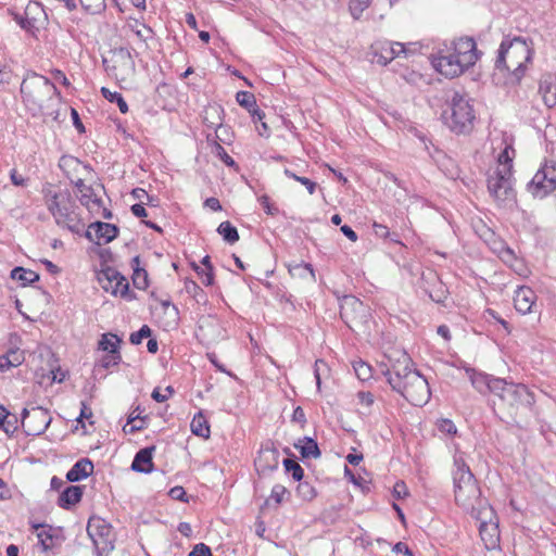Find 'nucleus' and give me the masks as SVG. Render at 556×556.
<instances>
[{
	"mask_svg": "<svg viewBox=\"0 0 556 556\" xmlns=\"http://www.w3.org/2000/svg\"><path fill=\"white\" fill-rule=\"evenodd\" d=\"M493 395L497 397L494 405L502 419L507 418L517 426H522L533 415L534 393L523 383H515L505 379L495 381Z\"/></svg>",
	"mask_w": 556,
	"mask_h": 556,
	"instance_id": "f257e3e1",
	"label": "nucleus"
},
{
	"mask_svg": "<svg viewBox=\"0 0 556 556\" xmlns=\"http://www.w3.org/2000/svg\"><path fill=\"white\" fill-rule=\"evenodd\" d=\"M410 358L406 353L383 371L392 390L400 393L414 406H422L431 396L427 379L418 370L409 367Z\"/></svg>",
	"mask_w": 556,
	"mask_h": 556,
	"instance_id": "f03ea898",
	"label": "nucleus"
},
{
	"mask_svg": "<svg viewBox=\"0 0 556 556\" xmlns=\"http://www.w3.org/2000/svg\"><path fill=\"white\" fill-rule=\"evenodd\" d=\"M454 497L458 506L466 510L472 518L482 515H492L493 510L481 496V490L477 479L462 456L454 457Z\"/></svg>",
	"mask_w": 556,
	"mask_h": 556,
	"instance_id": "7ed1b4c3",
	"label": "nucleus"
},
{
	"mask_svg": "<svg viewBox=\"0 0 556 556\" xmlns=\"http://www.w3.org/2000/svg\"><path fill=\"white\" fill-rule=\"evenodd\" d=\"M533 53L531 39L521 36H505L497 50L495 68L507 74L513 81H519L531 64Z\"/></svg>",
	"mask_w": 556,
	"mask_h": 556,
	"instance_id": "20e7f679",
	"label": "nucleus"
},
{
	"mask_svg": "<svg viewBox=\"0 0 556 556\" xmlns=\"http://www.w3.org/2000/svg\"><path fill=\"white\" fill-rule=\"evenodd\" d=\"M479 56L476 41L470 37H462L453 42L445 54L433 60V66L445 77L454 78L473 66Z\"/></svg>",
	"mask_w": 556,
	"mask_h": 556,
	"instance_id": "39448f33",
	"label": "nucleus"
},
{
	"mask_svg": "<svg viewBox=\"0 0 556 556\" xmlns=\"http://www.w3.org/2000/svg\"><path fill=\"white\" fill-rule=\"evenodd\" d=\"M45 204L53 216L55 224L72 233L81 235L85 223L79 207L68 190H43Z\"/></svg>",
	"mask_w": 556,
	"mask_h": 556,
	"instance_id": "423d86ee",
	"label": "nucleus"
},
{
	"mask_svg": "<svg viewBox=\"0 0 556 556\" xmlns=\"http://www.w3.org/2000/svg\"><path fill=\"white\" fill-rule=\"evenodd\" d=\"M23 102L34 112L41 111L45 104L59 96L55 85L47 77L31 73L21 84Z\"/></svg>",
	"mask_w": 556,
	"mask_h": 556,
	"instance_id": "0eeeda50",
	"label": "nucleus"
},
{
	"mask_svg": "<svg viewBox=\"0 0 556 556\" xmlns=\"http://www.w3.org/2000/svg\"><path fill=\"white\" fill-rule=\"evenodd\" d=\"M475 111L471 99L464 92L454 91L451 98L450 128L455 132H465L472 127Z\"/></svg>",
	"mask_w": 556,
	"mask_h": 556,
	"instance_id": "6e6552de",
	"label": "nucleus"
},
{
	"mask_svg": "<svg viewBox=\"0 0 556 556\" xmlns=\"http://www.w3.org/2000/svg\"><path fill=\"white\" fill-rule=\"evenodd\" d=\"M488 191L501 205L514 203L516 193L513 182V173H508L505 166L502 167V170H492L488 177Z\"/></svg>",
	"mask_w": 556,
	"mask_h": 556,
	"instance_id": "1a4fd4ad",
	"label": "nucleus"
},
{
	"mask_svg": "<svg viewBox=\"0 0 556 556\" xmlns=\"http://www.w3.org/2000/svg\"><path fill=\"white\" fill-rule=\"evenodd\" d=\"M105 71L118 81H127L136 72L135 61L127 48H115L109 56L103 58Z\"/></svg>",
	"mask_w": 556,
	"mask_h": 556,
	"instance_id": "9d476101",
	"label": "nucleus"
},
{
	"mask_svg": "<svg viewBox=\"0 0 556 556\" xmlns=\"http://www.w3.org/2000/svg\"><path fill=\"white\" fill-rule=\"evenodd\" d=\"M556 190V161L548 160L527 184V191L534 198L544 199Z\"/></svg>",
	"mask_w": 556,
	"mask_h": 556,
	"instance_id": "9b49d317",
	"label": "nucleus"
},
{
	"mask_svg": "<svg viewBox=\"0 0 556 556\" xmlns=\"http://www.w3.org/2000/svg\"><path fill=\"white\" fill-rule=\"evenodd\" d=\"M87 533L91 539L97 555L109 553L114 548L115 535L112 526L100 517H91L87 525Z\"/></svg>",
	"mask_w": 556,
	"mask_h": 556,
	"instance_id": "f8f14e48",
	"label": "nucleus"
},
{
	"mask_svg": "<svg viewBox=\"0 0 556 556\" xmlns=\"http://www.w3.org/2000/svg\"><path fill=\"white\" fill-rule=\"evenodd\" d=\"M340 316L350 329L356 330L368 323L370 309L354 295H346L340 305Z\"/></svg>",
	"mask_w": 556,
	"mask_h": 556,
	"instance_id": "ddd939ff",
	"label": "nucleus"
},
{
	"mask_svg": "<svg viewBox=\"0 0 556 556\" xmlns=\"http://www.w3.org/2000/svg\"><path fill=\"white\" fill-rule=\"evenodd\" d=\"M98 281L101 288L112 295H121L124 299L132 300L134 294L129 293L127 279L115 268L105 267L98 274Z\"/></svg>",
	"mask_w": 556,
	"mask_h": 556,
	"instance_id": "4468645a",
	"label": "nucleus"
},
{
	"mask_svg": "<svg viewBox=\"0 0 556 556\" xmlns=\"http://www.w3.org/2000/svg\"><path fill=\"white\" fill-rule=\"evenodd\" d=\"M52 421L48 409L42 407L24 408L22 412V427L27 435L42 434Z\"/></svg>",
	"mask_w": 556,
	"mask_h": 556,
	"instance_id": "2eb2a0df",
	"label": "nucleus"
},
{
	"mask_svg": "<svg viewBox=\"0 0 556 556\" xmlns=\"http://www.w3.org/2000/svg\"><path fill=\"white\" fill-rule=\"evenodd\" d=\"M371 49L372 62L380 65H387L393 59L406 52L403 43L392 41H378L371 46Z\"/></svg>",
	"mask_w": 556,
	"mask_h": 556,
	"instance_id": "dca6fc26",
	"label": "nucleus"
},
{
	"mask_svg": "<svg viewBox=\"0 0 556 556\" xmlns=\"http://www.w3.org/2000/svg\"><path fill=\"white\" fill-rule=\"evenodd\" d=\"M256 471L265 475L276 470L279 466V452L273 443L267 442L261 446L257 457L254 460Z\"/></svg>",
	"mask_w": 556,
	"mask_h": 556,
	"instance_id": "f3484780",
	"label": "nucleus"
},
{
	"mask_svg": "<svg viewBox=\"0 0 556 556\" xmlns=\"http://www.w3.org/2000/svg\"><path fill=\"white\" fill-rule=\"evenodd\" d=\"M118 235V228L109 223L96 222L91 224L85 236L97 244L109 243Z\"/></svg>",
	"mask_w": 556,
	"mask_h": 556,
	"instance_id": "a211bd4d",
	"label": "nucleus"
},
{
	"mask_svg": "<svg viewBox=\"0 0 556 556\" xmlns=\"http://www.w3.org/2000/svg\"><path fill=\"white\" fill-rule=\"evenodd\" d=\"M492 517L493 514L482 515V517L476 518L480 521V535L488 549L495 548L500 539L498 527L495 522H492Z\"/></svg>",
	"mask_w": 556,
	"mask_h": 556,
	"instance_id": "6ab92c4d",
	"label": "nucleus"
},
{
	"mask_svg": "<svg viewBox=\"0 0 556 556\" xmlns=\"http://www.w3.org/2000/svg\"><path fill=\"white\" fill-rule=\"evenodd\" d=\"M536 302L535 292L529 287H520L515 291L514 305L522 315L533 312Z\"/></svg>",
	"mask_w": 556,
	"mask_h": 556,
	"instance_id": "aec40b11",
	"label": "nucleus"
},
{
	"mask_svg": "<svg viewBox=\"0 0 556 556\" xmlns=\"http://www.w3.org/2000/svg\"><path fill=\"white\" fill-rule=\"evenodd\" d=\"M155 451L154 446H149L140 450L131 464V469L138 472L149 473L153 469L152 454Z\"/></svg>",
	"mask_w": 556,
	"mask_h": 556,
	"instance_id": "412c9836",
	"label": "nucleus"
},
{
	"mask_svg": "<svg viewBox=\"0 0 556 556\" xmlns=\"http://www.w3.org/2000/svg\"><path fill=\"white\" fill-rule=\"evenodd\" d=\"M540 93L548 108L556 106V76L545 75L540 80Z\"/></svg>",
	"mask_w": 556,
	"mask_h": 556,
	"instance_id": "4be33fe9",
	"label": "nucleus"
},
{
	"mask_svg": "<svg viewBox=\"0 0 556 556\" xmlns=\"http://www.w3.org/2000/svg\"><path fill=\"white\" fill-rule=\"evenodd\" d=\"M93 472V464L88 458H81L67 471L66 479L77 482L89 477Z\"/></svg>",
	"mask_w": 556,
	"mask_h": 556,
	"instance_id": "5701e85b",
	"label": "nucleus"
},
{
	"mask_svg": "<svg viewBox=\"0 0 556 556\" xmlns=\"http://www.w3.org/2000/svg\"><path fill=\"white\" fill-rule=\"evenodd\" d=\"M83 490V486L79 485L66 486L59 496V506L68 509L71 506L77 504L81 500Z\"/></svg>",
	"mask_w": 556,
	"mask_h": 556,
	"instance_id": "b1692460",
	"label": "nucleus"
},
{
	"mask_svg": "<svg viewBox=\"0 0 556 556\" xmlns=\"http://www.w3.org/2000/svg\"><path fill=\"white\" fill-rule=\"evenodd\" d=\"M25 361L24 351L15 348L10 349L5 354L0 356V371H7L13 367L20 366Z\"/></svg>",
	"mask_w": 556,
	"mask_h": 556,
	"instance_id": "393cba45",
	"label": "nucleus"
},
{
	"mask_svg": "<svg viewBox=\"0 0 556 556\" xmlns=\"http://www.w3.org/2000/svg\"><path fill=\"white\" fill-rule=\"evenodd\" d=\"M470 381L473 388L477 389L480 393L489 391L493 394V387L495 381H503V379L485 374L472 372L470 375Z\"/></svg>",
	"mask_w": 556,
	"mask_h": 556,
	"instance_id": "a878e982",
	"label": "nucleus"
},
{
	"mask_svg": "<svg viewBox=\"0 0 556 556\" xmlns=\"http://www.w3.org/2000/svg\"><path fill=\"white\" fill-rule=\"evenodd\" d=\"M78 197L81 205L86 206L90 212H98L103 207L102 199L97 194L91 186L80 190V194Z\"/></svg>",
	"mask_w": 556,
	"mask_h": 556,
	"instance_id": "bb28decb",
	"label": "nucleus"
},
{
	"mask_svg": "<svg viewBox=\"0 0 556 556\" xmlns=\"http://www.w3.org/2000/svg\"><path fill=\"white\" fill-rule=\"evenodd\" d=\"M294 447L300 450L304 458H317L320 456L318 444L312 438L305 437L303 440H300L299 443H295Z\"/></svg>",
	"mask_w": 556,
	"mask_h": 556,
	"instance_id": "cd10ccee",
	"label": "nucleus"
},
{
	"mask_svg": "<svg viewBox=\"0 0 556 556\" xmlns=\"http://www.w3.org/2000/svg\"><path fill=\"white\" fill-rule=\"evenodd\" d=\"M38 543L40 544L43 552H48L53 548L54 538L51 534V528H47L43 525H34Z\"/></svg>",
	"mask_w": 556,
	"mask_h": 556,
	"instance_id": "c85d7f7f",
	"label": "nucleus"
},
{
	"mask_svg": "<svg viewBox=\"0 0 556 556\" xmlns=\"http://www.w3.org/2000/svg\"><path fill=\"white\" fill-rule=\"evenodd\" d=\"M190 427L193 434L204 439H207L210 437L211 431L208 422L201 412L194 415Z\"/></svg>",
	"mask_w": 556,
	"mask_h": 556,
	"instance_id": "c756f323",
	"label": "nucleus"
},
{
	"mask_svg": "<svg viewBox=\"0 0 556 556\" xmlns=\"http://www.w3.org/2000/svg\"><path fill=\"white\" fill-rule=\"evenodd\" d=\"M223 110L220 106L211 105L204 111L203 121L210 128H220L222 127V116Z\"/></svg>",
	"mask_w": 556,
	"mask_h": 556,
	"instance_id": "7c9ffc66",
	"label": "nucleus"
},
{
	"mask_svg": "<svg viewBox=\"0 0 556 556\" xmlns=\"http://www.w3.org/2000/svg\"><path fill=\"white\" fill-rule=\"evenodd\" d=\"M289 273L292 277H299L302 279H309L311 281H315V271L311 264L308 263H300L289 267Z\"/></svg>",
	"mask_w": 556,
	"mask_h": 556,
	"instance_id": "2f4dec72",
	"label": "nucleus"
},
{
	"mask_svg": "<svg viewBox=\"0 0 556 556\" xmlns=\"http://www.w3.org/2000/svg\"><path fill=\"white\" fill-rule=\"evenodd\" d=\"M11 278L14 280L22 281L23 285L34 283L39 280V275L30 269H25L23 267H15L11 271Z\"/></svg>",
	"mask_w": 556,
	"mask_h": 556,
	"instance_id": "473e14b6",
	"label": "nucleus"
},
{
	"mask_svg": "<svg viewBox=\"0 0 556 556\" xmlns=\"http://www.w3.org/2000/svg\"><path fill=\"white\" fill-rule=\"evenodd\" d=\"M119 343L121 340L116 334L105 333L99 341V348L108 353H119Z\"/></svg>",
	"mask_w": 556,
	"mask_h": 556,
	"instance_id": "72a5a7b5",
	"label": "nucleus"
},
{
	"mask_svg": "<svg viewBox=\"0 0 556 556\" xmlns=\"http://www.w3.org/2000/svg\"><path fill=\"white\" fill-rule=\"evenodd\" d=\"M237 102L245 108L251 114L258 113L256 100L253 93L249 91H239L236 94Z\"/></svg>",
	"mask_w": 556,
	"mask_h": 556,
	"instance_id": "f704fd0d",
	"label": "nucleus"
},
{
	"mask_svg": "<svg viewBox=\"0 0 556 556\" xmlns=\"http://www.w3.org/2000/svg\"><path fill=\"white\" fill-rule=\"evenodd\" d=\"M217 231L224 238V240L230 244L239 240L238 230L235 226L230 224V222L220 223L217 228Z\"/></svg>",
	"mask_w": 556,
	"mask_h": 556,
	"instance_id": "c9c22d12",
	"label": "nucleus"
},
{
	"mask_svg": "<svg viewBox=\"0 0 556 556\" xmlns=\"http://www.w3.org/2000/svg\"><path fill=\"white\" fill-rule=\"evenodd\" d=\"M101 93L108 101L115 102L123 114L128 112V104L119 92H112L108 88L102 87Z\"/></svg>",
	"mask_w": 556,
	"mask_h": 556,
	"instance_id": "e433bc0d",
	"label": "nucleus"
},
{
	"mask_svg": "<svg viewBox=\"0 0 556 556\" xmlns=\"http://www.w3.org/2000/svg\"><path fill=\"white\" fill-rule=\"evenodd\" d=\"M299 482L300 483L296 486L298 496L307 502L313 501L317 495L316 489L306 480H301Z\"/></svg>",
	"mask_w": 556,
	"mask_h": 556,
	"instance_id": "4c0bfd02",
	"label": "nucleus"
},
{
	"mask_svg": "<svg viewBox=\"0 0 556 556\" xmlns=\"http://www.w3.org/2000/svg\"><path fill=\"white\" fill-rule=\"evenodd\" d=\"M510 152L514 153V150L509 147H506L497 156V165L493 170H502V167H506L508 173H513V156Z\"/></svg>",
	"mask_w": 556,
	"mask_h": 556,
	"instance_id": "58836bf2",
	"label": "nucleus"
},
{
	"mask_svg": "<svg viewBox=\"0 0 556 556\" xmlns=\"http://www.w3.org/2000/svg\"><path fill=\"white\" fill-rule=\"evenodd\" d=\"M282 465L286 469L287 472H291L292 475V478L295 480V481H301L304 477V470L303 468L300 466L299 463H296L295 460L293 459H290V458H286L282 460Z\"/></svg>",
	"mask_w": 556,
	"mask_h": 556,
	"instance_id": "ea45409f",
	"label": "nucleus"
},
{
	"mask_svg": "<svg viewBox=\"0 0 556 556\" xmlns=\"http://www.w3.org/2000/svg\"><path fill=\"white\" fill-rule=\"evenodd\" d=\"M371 0H350L349 10L354 20H359L363 12L369 7Z\"/></svg>",
	"mask_w": 556,
	"mask_h": 556,
	"instance_id": "a19ab883",
	"label": "nucleus"
},
{
	"mask_svg": "<svg viewBox=\"0 0 556 556\" xmlns=\"http://www.w3.org/2000/svg\"><path fill=\"white\" fill-rule=\"evenodd\" d=\"M283 173H285V175L287 177L292 178L295 181H299L300 184H302L307 189L309 194H314L315 193L316 188H317V184L314 182L313 180H311V179H308L306 177H302V176L296 175L290 168H285Z\"/></svg>",
	"mask_w": 556,
	"mask_h": 556,
	"instance_id": "79ce46f5",
	"label": "nucleus"
},
{
	"mask_svg": "<svg viewBox=\"0 0 556 556\" xmlns=\"http://www.w3.org/2000/svg\"><path fill=\"white\" fill-rule=\"evenodd\" d=\"M83 9L90 14L101 13L105 9V0H79Z\"/></svg>",
	"mask_w": 556,
	"mask_h": 556,
	"instance_id": "37998d69",
	"label": "nucleus"
},
{
	"mask_svg": "<svg viewBox=\"0 0 556 556\" xmlns=\"http://www.w3.org/2000/svg\"><path fill=\"white\" fill-rule=\"evenodd\" d=\"M353 368L359 380L367 381L371 378V367L369 364L363 361H357L353 364Z\"/></svg>",
	"mask_w": 556,
	"mask_h": 556,
	"instance_id": "c03bdc74",
	"label": "nucleus"
},
{
	"mask_svg": "<svg viewBox=\"0 0 556 556\" xmlns=\"http://www.w3.org/2000/svg\"><path fill=\"white\" fill-rule=\"evenodd\" d=\"M132 282L136 288L144 290L148 287V274L144 269L136 267L134 269Z\"/></svg>",
	"mask_w": 556,
	"mask_h": 556,
	"instance_id": "a18cd8bd",
	"label": "nucleus"
},
{
	"mask_svg": "<svg viewBox=\"0 0 556 556\" xmlns=\"http://www.w3.org/2000/svg\"><path fill=\"white\" fill-rule=\"evenodd\" d=\"M151 329L149 326L143 325L138 331L132 332L130 334L129 341L132 344H140L143 339L149 338L151 336Z\"/></svg>",
	"mask_w": 556,
	"mask_h": 556,
	"instance_id": "49530a36",
	"label": "nucleus"
},
{
	"mask_svg": "<svg viewBox=\"0 0 556 556\" xmlns=\"http://www.w3.org/2000/svg\"><path fill=\"white\" fill-rule=\"evenodd\" d=\"M285 495H289V491L281 484H275L271 489L269 500H274L277 505L281 504Z\"/></svg>",
	"mask_w": 556,
	"mask_h": 556,
	"instance_id": "de8ad7c7",
	"label": "nucleus"
},
{
	"mask_svg": "<svg viewBox=\"0 0 556 556\" xmlns=\"http://www.w3.org/2000/svg\"><path fill=\"white\" fill-rule=\"evenodd\" d=\"M122 361L121 353H106L101 358V366L105 369H109L113 366H116Z\"/></svg>",
	"mask_w": 556,
	"mask_h": 556,
	"instance_id": "09e8293b",
	"label": "nucleus"
},
{
	"mask_svg": "<svg viewBox=\"0 0 556 556\" xmlns=\"http://www.w3.org/2000/svg\"><path fill=\"white\" fill-rule=\"evenodd\" d=\"M258 201H260L262 207L264 208V211L266 212V214L276 216L279 213V208L276 205H274L273 203H270V199L268 195L264 194V195L260 197Z\"/></svg>",
	"mask_w": 556,
	"mask_h": 556,
	"instance_id": "8fccbe9b",
	"label": "nucleus"
},
{
	"mask_svg": "<svg viewBox=\"0 0 556 556\" xmlns=\"http://www.w3.org/2000/svg\"><path fill=\"white\" fill-rule=\"evenodd\" d=\"M216 154L217 156L227 165V166H235L236 162L235 160L226 152V150L219 144L216 143L215 146Z\"/></svg>",
	"mask_w": 556,
	"mask_h": 556,
	"instance_id": "3c124183",
	"label": "nucleus"
},
{
	"mask_svg": "<svg viewBox=\"0 0 556 556\" xmlns=\"http://www.w3.org/2000/svg\"><path fill=\"white\" fill-rule=\"evenodd\" d=\"M5 433H13L17 429V418L15 415L7 414L4 426L0 427Z\"/></svg>",
	"mask_w": 556,
	"mask_h": 556,
	"instance_id": "603ef678",
	"label": "nucleus"
},
{
	"mask_svg": "<svg viewBox=\"0 0 556 556\" xmlns=\"http://www.w3.org/2000/svg\"><path fill=\"white\" fill-rule=\"evenodd\" d=\"M174 389L169 386L165 389V392H161L160 389H154L152 392V399L159 403L165 402L172 394Z\"/></svg>",
	"mask_w": 556,
	"mask_h": 556,
	"instance_id": "864d4df0",
	"label": "nucleus"
},
{
	"mask_svg": "<svg viewBox=\"0 0 556 556\" xmlns=\"http://www.w3.org/2000/svg\"><path fill=\"white\" fill-rule=\"evenodd\" d=\"M169 496L184 503L188 502L187 493L182 486H174L169 490Z\"/></svg>",
	"mask_w": 556,
	"mask_h": 556,
	"instance_id": "5fc2aeb1",
	"label": "nucleus"
},
{
	"mask_svg": "<svg viewBox=\"0 0 556 556\" xmlns=\"http://www.w3.org/2000/svg\"><path fill=\"white\" fill-rule=\"evenodd\" d=\"M189 556H212V552L207 545L199 543L189 553Z\"/></svg>",
	"mask_w": 556,
	"mask_h": 556,
	"instance_id": "6e6d98bb",
	"label": "nucleus"
},
{
	"mask_svg": "<svg viewBox=\"0 0 556 556\" xmlns=\"http://www.w3.org/2000/svg\"><path fill=\"white\" fill-rule=\"evenodd\" d=\"M439 430L446 434H455L457 429L453 421L448 419H442L439 422Z\"/></svg>",
	"mask_w": 556,
	"mask_h": 556,
	"instance_id": "4d7b16f0",
	"label": "nucleus"
},
{
	"mask_svg": "<svg viewBox=\"0 0 556 556\" xmlns=\"http://www.w3.org/2000/svg\"><path fill=\"white\" fill-rule=\"evenodd\" d=\"M359 404L365 407H370L374 404V395L370 392L361 391L357 393Z\"/></svg>",
	"mask_w": 556,
	"mask_h": 556,
	"instance_id": "13d9d810",
	"label": "nucleus"
},
{
	"mask_svg": "<svg viewBox=\"0 0 556 556\" xmlns=\"http://www.w3.org/2000/svg\"><path fill=\"white\" fill-rule=\"evenodd\" d=\"M135 34L141 41H147L152 37V29L146 25H140V28H137Z\"/></svg>",
	"mask_w": 556,
	"mask_h": 556,
	"instance_id": "bf43d9fd",
	"label": "nucleus"
},
{
	"mask_svg": "<svg viewBox=\"0 0 556 556\" xmlns=\"http://www.w3.org/2000/svg\"><path fill=\"white\" fill-rule=\"evenodd\" d=\"M374 232L379 238H388L390 236L389 228L382 224L374 223L372 224Z\"/></svg>",
	"mask_w": 556,
	"mask_h": 556,
	"instance_id": "052dcab7",
	"label": "nucleus"
},
{
	"mask_svg": "<svg viewBox=\"0 0 556 556\" xmlns=\"http://www.w3.org/2000/svg\"><path fill=\"white\" fill-rule=\"evenodd\" d=\"M10 178L14 186L24 187L26 185V179L16 169L11 170Z\"/></svg>",
	"mask_w": 556,
	"mask_h": 556,
	"instance_id": "680f3d73",
	"label": "nucleus"
},
{
	"mask_svg": "<svg viewBox=\"0 0 556 556\" xmlns=\"http://www.w3.org/2000/svg\"><path fill=\"white\" fill-rule=\"evenodd\" d=\"M81 410L79 417L76 419L78 424H81V427L85 428L84 419H89L92 417V412L87 405L83 402L81 403Z\"/></svg>",
	"mask_w": 556,
	"mask_h": 556,
	"instance_id": "e2e57ef3",
	"label": "nucleus"
},
{
	"mask_svg": "<svg viewBox=\"0 0 556 556\" xmlns=\"http://www.w3.org/2000/svg\"><path fill=\"white\" fill-rule=\"evenodd\" d=\"M393 493H394V496L397 498L405 497L408 494L405 483L404 482L395 483V485L393 488Z\"/></svg>",
	"mask_w": 556,
	"mask_h": 556,
	"instance_id": "0e129e2a",
	"label": "nucleus"
},
{
	"mask_svg": "<svg viewBox=\"0 0 556 556\" xmlns=\"http://www.w3.org/2000/svg\"><path fill=\"white\" fill-rule=\"evenodd\" d=\"M393 552L403 553L404 556H414L413 552L408 548V546L403 542H397L393 546Z\"/></svg>",
	"mask_w": 556,
	"mask_h": 556,
	"instance_id": "69168bd1",
	"label": "nucleus"
},
{
	"mask_svg": "<svg viewBox=\"0 0 556 556\" xmlns=\"http://www.w3.org/2000/svg\"><path fill=\"white\" fill-rule=\"evenodd\" d=\"M52 77L54 80L61 83L62 85L70 86V81L62 71H60V70L52 71Z\"/></svg>",
	"mask_w": 556,
	"mask_h": 556,
	"instance_id": "338daca9",
	"label": "nucleus"
},
{
	"mask_svg": "<svg viewBox=\"0 0 556 556\" xmlns=\"http://www.w3.org/2000/svg\"><path fill=\"white\" fill-rule=\"evenodd\" d=\"M131 213L136 217H146L147 216V210L144 208L142 203H137L131 206Z\"/></svg>",
	"mask_w": 556,
	"mask_h": 556,
	"instance_id": "774afa93",
	"label": "nucleus"
}]
</instances>
